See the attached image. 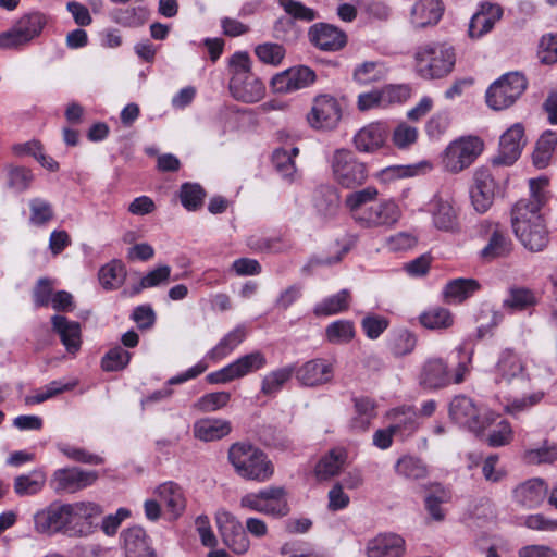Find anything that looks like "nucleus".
<instances>
[{
    "instance_id": "22",
    "label": "nucleus",
    "mask_w": 557,
    "mask_h": 557,
    "mask_svg": "<svg viewBox=\"0 0 557 557\" xmlns=\"http://www.w3.org/2000/svg\"><path fill=\"white\" fill-rule=\"evenodd\" d=\"M490 237L487 244L481 250V257L486 261L505 258L512 251V240L505 227L499 223H487Z\"/></svg>"
},
{
    "instance_id": "11",
    "label": "nucleus",
    "mask_w": 557,
    "mask_h": 557,
    "mask_svg": "<svg viewBox=\"0 0 557 557\" xmlns=\"http://www.w3.org/2000/svg\"><path fill=\"white\" fill-rule=\"evenodd\" d=\"M429 212L436 230L451 234L461 232V209L451 197L434 195L429 202Z\"/></svg>"
},
{
    "instance_id": "46",
    "label": "nucleus",
    "mask_w": 557,
    "mask_h": 557,
    "mask_svg": "<svg viewBox=\"0 0 557 557\" xmlns=\"http://www.w3.org/2000/svg\"><path fill=\"white\" fill-rule=\"evenodd\" d=\"M350 302V293L348 289H342L337 294L326 297L314 307L315 315H332L348 309Z\"/></svg>"
},
{
    "instance_id": "57",
    "label": "nucleus",
    "mask_w": 557,
    "mask_h": 557,
    "mask_svg": "<svg viewBox=\"0 0 557 557\" xmlns=\"http://www.w3.org/2000/svg\"><path fill=\"white\" fill-rule=\"evenodd\" d=\"M147 16V11L143 7H134L127 9H120L114 14L116 23L123 26H139L144 24Z\"/></svg>"
},
{
    "instance_id": "13",
    "label": "nucleus",
    "mask_w": 557,
    "mask_h": 557,
    "mask_svg": "<svg viewBox=\"0 0 557 557\" xmlns=\"http://www.w3.org/2000/svg\"><path fill=\"white\" fill-rule=\"evenodd\" d=\"M215 520L223 543L237 555L246 554L251 544L242 522L226 509H219Z\"/></svg>"
},
{
    "instance_id": "58",
    "label": "nucleus",
    "mask_w": 557,
    "mask_h": 557,
    "mask_svg": "<svg viewBox=\"0 0 557 557\" xmlns=\"http://www.w3.org/2000/svg\"><path fill=\"white\" fill-rule=\"evenodd\" d=\"M284 11L294 17L305 22H311L317 18V13L313 9L304 5L299 1L295 0H277Z\"/></svg>"
},
{
    "instance_id": "18",
    "label": "nucleus",
    "mask_w": 557,
    "mask_h": 557,
    "mask_svg": "<svg viewBox=\"0 0 557 557\" xmlns=\"http://www.w3.org/2000/svg\"><path fill=\"white\" fill-rule=\"evenodd\" d=\"M470 197L475 211L486 212L493 203L496 183L487 169H478L473 176Z\"/></svg>"
},
{
    "instance_id": "5",
    "label": "nucleus",
    "mask_w": 557,
    "mask_h": 557,
    "mask_svg": "<svg viewBox=\"0 0 557 557\" xmlns=\"http://www.w3.org/2000/svg\"><path fill=\"white\" fill-rule=\"evenodd\" d=\"M449 416L456 423L475 434L483 432L495 420V414L492 411L476 407L471 398L463 395L453 398L449 405Z\"/></svg>"
},
{
    "instance_id": "15",
    "label": "nucleus",
    "mask_w": 557,
    "mask_h": 557,
    "mask_svg": "<svg viewBox=\"0 0 557 557\" xmlns=\"http://www.w3.org/2000/svg\"><path fill=\"white\" fill-rule=\"evenodd\" d=\"M34 527L40 534L71 531L66 504L52 503L34 515Z\"/></svg>"
},
{
    "instance_id": "50",
    "label": "nucleus",
    "mask_w": 557,
    "mask_h": 557,
    "mask_svg": "<svg viewBox=\"0 0 557 557\" xmlns=\"http://www.w3.org/2000/svg\"><path fill=\"white\" fill-rule=\"evenodd\" d=\"M379 196V190L374 186H368L363 189L352 191L345 198V206L350 211L356 221L358 212L364 210V206L373 202Z\"/></svg>"
},
{
    "instance_id": "51",
    "label": "nucleus",
    "mask_w": 557,
    "mask_h": 557,
    "mask_svg": "<svg viewBox=\"0 0 557 557\" xmlns=\"http://www.w3.org/2000/svg\"><path fill=\"white\" fill-rule=\"evenodd\" d=\"M326 339L332 344H345L355 336L354 323L348 320H337L325 330Z\"/></svg>"
},
{
    "instance_id": "49",
    "label": "nucleus",
    "mask_w": 557,
    "mask_h": 557,
    "mask_svg": "<svg viewBox=\"0 0 557 557\" xmlns=\"http://www.w3.org/2000/svg\"><path fill=\"white\" fill-rule=\"evenodd\" d=\"M386 75V69L383 63L366 61L357 65L354 70V81L360 85H368L383 79Z\"/></svg>"
},
{
    "instance_id": "34",
    "label": "nucleus",
    "mask_w": 557,
    "mask_h": 557,
    "mask_svg": "<svg viewBox=\"0 0 557 557\" xmlns=\"http://www.w3.org/2000/svg\"><path fill=\"white\" fill-rule=\"evenodd\" d=\"M387 417L392 421L389 426L397 436H409L416 432L419 426L417 412L412 407L392 409L387 413Z\"/></svg>"
},
{
    "instance_id": "10",
    "label": "nucleus",
    "mask_w": 557,
    "mask_h": 557,
    "mask_svg": "<svg viewBox=\"0 0 557 557\" xmlns=\"http://www.w3.org/2000/svg\"><path fill=\"white\" fill-rule=\"evenodd\" d=\"M494 381L496 384H523L529 382L525 360L511 348L503 349L494 366Z\"/></svg>"
},
{
    "instance_id": "7",
    "label": "nucleus",
    "mask_w": 557,
    "mask_h": 557,
    "mask_svg": "<svg viewBox=\"0 0 557 557\" xmlns=\"http://www.w3.org/2000/svg\"><path fill=\"white\" fill-rule=\"evenodd\" d=\"M267 366L265 355L259 350L240 356L222 369L207 375L210 384H226L257 372Z\"/></svg>"
},
{
    "instance_id": "31",
    "label": "nucleus",
    "mask_w": 557,
    "mask_h": 557,
    "mask_svg": "<svg viewBox=\"0 0 557 557\" xmlns=\"http://www.w3.org/2000/svg\"><path fill=\"white\" fill-rule=\"evenodd\" d=\"M51 323L53 331L60 336L65 349L70 354L77 352L82 344L81 324L59 314L51 318Z\"/></svg>"
},
{
    "instance_id": "16",
    "label": "nucleus",
    "mask_w": 557,
    "mask_h": 557,
    "mask_svg": "<svg viewBox=\"0 0 557 557\" xmlns=\"http://www.w3.org/2000/svg\"><path fill=\"white\" fill-rule=\"evenodd\" d=\"M47 23V17L40 12H33L21 17L16 24L7 30L12 48L17 49L37 37Z\"/></svg>"
},
{
    "instance_id": "48",
    "label": "nucleus",
    "mask_w": 557,
    "mask_h": 557,
    "mask_svg": "<svg viewBox=\"0 0 557 557\" xmlns=\"http://www.w3.org/2000/svg\"><path fill=\"white\" fill-rule=\"evenodd\" d=\"M298 148L294 147L289 150L278 148L273 152L272 162L277 173L286 180H293L296 173L294 159L298 156Z\"/></svg>"
},
{
    "instance_id": "12",
    "label": "nucleus",
    "mask_w": 557,
    "mask_h": 557,
    "mask_svg": "<svg viewBox=\"0 0 557 557\" xmlns=\"http://www.w3.org/2000/svg\"><path fill=\"white\" fill-rule=\"evenodd\" d=\"M97 479L98 473L94 470L61 468L52 473L49 485L57 495L73 494L92 485Z\"/></svg>"
},
{
    "instance_id": "41",
    "label": "nucleus",
    "mask_w": 557,
    "mask_h": 557,
    "mask_svg": "<svg viewBox=\"0 0 557 557\" xmlns=\"http://www.w3.org/2000/svg\"><path fill=\"white\" fill-rule=\"evenodd\" d=\"M537 304L536 294L527 287H510L507 297L503 300V308L510 311H523Z\"/></svg>"
},
{
    "instance_id": "26",
    "label": "nucleus",
    "mask_w": 557,
    "mask_h": 557,
    "mask_svg": "<svg viewBox=\"0 0 557 557\" xmlns=\"http://www.w3.org/2000/svg\"><path fill=\"white\" fill-rule=\"evenodd\" d=\"M405 553V540L395 533H382L368 541L367 557H401Z\"/></svg>"
},
{
    "instance_id": "47",
    "label": "nucleus",
    "mask_w": 557,
    "mask_h": 557,
    "mask_svg": "<svg viewBox=\"0 0 557 557\" xmlns=\"http://www.w3.org/2000/svg\"><path fill=\"white\" fill-rule=\"evenodd\" d=\"M420 323L429 330L448 329L454 323V317L450 311L442 307H433L419 317Z\"/></svg>"
},
{
    "instance_id": "36",
    "label": "nucleus",
    "mask_w": 557,
    "mask_h": 557,
    "mask_svg": "<svg viewBox=\"0 0 557 557\" xmlns=\"http://www.w3.org/2000/svg\"><path fill=\"white\" fill-rule=\"evenodd\" d=\"M347 459V451L343 447H335L323 456L315 466V475L320 480H329L339 473Z\"/></svg>"
},
{
    "instance_id": "55",
    "label": "nucleus",
    "mask_w": 557,
    "mask_h": 557,
    "mask_svg": "<svg viewBox=\"0 0 557 557\" xmlns=\"http://www.w3.org/2000/svg\"><path fill=\"white\" fill-rule=\"evenodd\" d=\"M171 275V267L164 264L149 271L144 277H141L138 285L134 286L133 293L138 294L145 288L156 287L169 281Z\"/></svg>"
},
{
    "instance_id": "54",
    "label": "nucleus",
    "mask_w": 557,
    "mask_h": 557,
    "mask_svg": "<svg viewBox=\"0 0 557 557\" xmlns=\"http://www.w3.org/2000/svg\"><path fill=\"white\" fill-rule=\"evenodd\" d=\"M230 399L231 394L228 392L208 393L194 404V408L200 412H213L225 407Z\"/></svg>"
},
{
    "instance_id": "42",
    "label": "nucleus",
    "mask_w": 557,
    "mask_h": 557,
    "mask_svg": "<svg viewBox=\"0 0 557 557\" xmlns=\"http://www.w3.org/2000/svg\"><path fill=\"white\" fill-rule=\"evenodd\" d=\"M354 408L355 416L351 419L350 426L358 432L367 431L375 418L374 401L369 397H357L354 399Z\"/></svg>"
},
{
    "instance_id": "21",
    "label": "nucleus",
    "mask_w": 557,
    "mask_h": 557,
    "mask_svg": "<svg viewBox=\"0 0 557 557\" xmlns=\"http://www.w3.org/2000/svg\"><path fill=\"white\" fill-rule=\"evenodd\" d=\"M502 16L503 9L500 5L491 2L480 3L479 9L469 22V37L480 39L493 29Z\"/></svg>"
},
{
    "instance_id": "56",
    "label": "nucleus",
    "mask_w": 557,
    "mask_h": 557,
    "mask_svg": "<svg viewBox=\"0 0 557 557\" xmlns=\"http://www.w3.org/2000/svg\"><path fill=\"white\" fill-rule=\"evenodd\" d=\"M449 498V493L441 486H436L435 490L426 496L425 508L434 520L441 521L444 519L441 505L447 503Z\"/></svg>"
},
{
    "instance_id": "45",
    "label": "nucleus",
    "mask_w": 557,
    "mask_h": 557,
    "mask_svg": "<svg viewBox=\"0 0 557 557\" xmlns=\"http://www.w3.org/2000/svg\"><path fill=\"white\" fill-rule=\"evenodd\" d=\"M295 371L293 366L275 369L263 376L261 381V393L267 396L276 395L290 380Z\"/></svg>"
},
{
    "instance_id": "62",
    "label": "nucleus",
    "mask_w": 557,
    "mask_h": 557,
    "mask_svg": "<svg viewBox=\"0 0 557 557\" xmlns=\"http://www.w3.org/2000/svg\"><path fill=\"white\" fill-rule=\"evenodd\" d=\"M288 70L290 78L294 84V88L297 90L308 88L315 79V72L306 65L292 66Z\"/></svg>"
},
{
    "instance_id": "25",
    "label": "nucleus",
    "mask_w": 557,
    "mask_h": 557,
    "mask_svg": "<svg viewBox=\"0 0 557 557\" xmlns=\"http://www.w3.org/2000/svg\"><path fill=\"white\" fill-rule=\"evenodd\" d=\"M310 41L324 51H337L347 42L346 34L330 24H314L309 30Z\"/></svg>"
},
{
    "instance_id": "29",
    "label": "nucleus",
    "mask_w": 557,
    "mask_h": 557,
    "mask_svg": "<svg viewBox=\"0 0 557 557\" xmlns=\"http://www.w3.org/2000/svg\"><path fill=\"white\" fill-rule=\"evenodd\" d=\"M231 432V422L220 418H201L195 421L193 425L195 438L201 442L219 441L227 436Z\"/></svg>"
},
{
    "instance_id": "64",
    "label": "nucleus",
    "mask_w": 557,
    "mask_h": 557,
    "mask_svg": "<svg viewBox=\"0 0 557 557\" xmlns=\"http://www.w3.org/2000/svg\"><path fill=\"white\" fill-rule=\"evenodd\" d=\"M524 458L529 463H550L557 459V446L545 444L540 448L528 450Z\"/></svg>"
},
{
    "instance_id": "30",
    "label": "nucleus",
    "mask_w": 557,
    "mask_h": 557,
    "mask_svg": "<svg viewBox=\"0 0 557 557\" xmlns=\"http://www.w3.org/2000/svg\"><path fill=\"white\" fill-rule=\"evenodd\" d=\"M444 12L441 0H418L411 9V24L416 28L433 26L438 23Z\"/></svg>"
},
{
    "instance_id": "1",
    "label": "nucleus",
    "mask_w": 557,
    "mask_h": 557,
    "mask_svg": "<svg viewBox=\"0 0 557 557\" xmlns=\"http://www.w3.org/2000/svg\"><path fill=\"white\" fill-rule=\"evenodd\" d=\"M546 177L529 181L530 197L520 199L511 209V226L520 243L530 251H542L548 244V232L541 208L545 202L543 189L547 186Z\"/></svg>"
},
{
    "instance_id": "20",
    "label": "nucleus",
    "mask_w": 557,
    "mask_h": 557,
    "mask_svg": "<svg viewBox=\"0 0 557 557\" xmlns=\"http://www.w3.org/2000/svg\"><path fill=\"white\" fill-rule=\"evenodd\" d=\"M71 531L87 535L91 532L94 519L102 513L99 505L92 502L66 504Z\"/></svg>"
},
{
    "instance_id": "14",
    "label": "nucleus",
    "mask_w": 557,
    "mask_h": 557,
    "mask_svg": "<svg viewBox=\"0 0 557 557\" xmlns=\"http://www.w3.org/2000/svg\"><path fill=\"white\" fill-rule=\"evenodd\" d=\"M342 119V108L337 99L331 95L314 97L307 114L309 125L318 131L334 129Z\"/></svg>"
},
{
    "instance_id": "63",
    "label": "nucleus",
    "mask_w": 557,
    "mask_h": 557,
    "mask_svg": "<svg viewBox=\"0 0 557 557\" xmlns=\"http://www.w3.org/2000/svg\"><path fill=\"white\" fill-rule=\"evenodd\" d=\"M418 139V129L406 123H400L393 132V143L399 149H406Z\"/></svg>"
},
{
    "instance_id": "8",
    "label": "nucleus",
    "mask_w": 557,
    "mask_h": 557,
    "mask_svg": "<svg viewBox=\"0 0 557 557\" xmlns=\"http://www.w3.org/2000/svg\"><path fill=\"white\" fill-rule=\"evenodd\" d=\"M483 143L478 137H462L445 149L443 164L451 173L468 168L482 152Z\"/></svg>"
},
{
    "instance_id": "44",
    "label": "nucleus",
    "mask_w": 557,
    "mask_h": 557,
    "mask_svg": "<svg viewBox=\"0 0 557 557\" xmlns=\"http://www.w3.org/2000/svg\"><path fill=\"white\" fill-rule=\"evenodd\" d=\"M99 282L102 287L107 290L119 288L125 281L126 269L124 264L119 260H112L111 262L101 267L98 273Z\"/></svg>"
},
{
    "instance_id": "28",
    "label": "nucleus",
    "mask_w": 557,
    "mask_h": 557,
    "mask_svg": "<svg viewBox=\"0 0 557 557\" xmlns=\"http://www.w3.org/2000/svg\"><path fill=\"white\" fill-rule=\"evenodd\" d=\"M230 89L235 99L246 103L258 102L265 95L263 83L253 74L243 78H231Z\"/></svg>"
},
{
    "instance_id": "59",
    "label": "nucleus",
    "mask_w": 557,
    "mask_h": 557,
    "mask_svg": "<svg viewBox=\"0 0 557 557\" xmlns=\"http://www.w3.org/2000/svg\"><path fill=\"white\" fill-rule=\"evenodd\" d=\"M30 221L36 225H42L53 218L51 205L41 198H34L29 201Z\"/></svg>"
},
{
    "instance_id": "35",
    "label": "nucleus",
    "mask_w": 557,
    "mask_h": 557,
    "mask_svg": "<svg viewBox=\"0 0 557 557\" xmlns=\"http://www.w3.org/2000/svg\"><path fill=\"white\" fill-rule=\"evenodd\" d=\"M47 483V475L40 469H35L14 479L13 490L20 497L35 496L39 494Z\"/></svg>"
},
{
    "instance_id": "23",
    "label": "nucleus",
    "mask_w": 557,
    "mask_h": 557,
    "mask_svg": "<svg viewBox=\"0 0 557 557\" xmlns=\"http://www.w3.org/2000/svg\"><path fill=\"white\" fill-rule=\"evenodd\" d=\"M548 486L544 480L533 478L520 483L512 492L515 502L527 509L539 507L547 496Z\"/></svg>"
},
{
    "instance_id": "38",
    "label": "nucleus",
    "mask_w": 557,
    "mask_h": 557,
    "mask_svg": "<svg viewBox=\"0 0 557 557\" xmlns=\"http://www.w3.org/2000/svg\"><path fill=\"white\" fill-rule=\"evenodd\" d=\"M481 288L474 278H455L448 282L444 288V297L448 302L460 304L473 296Z\"/></svg>"
},
{
    "instance_id": "4",
    "label": "nucleus",
    "mask_w": 557,
    "mask_h": 557,
    "mask_svg": "<svg viewBox=\"0 0 557 557\" xmlns=\"http://www.w3.org/2000/svg\"><path fill=\"white\" fill-rule=\"evenodd\" d=\"M331 168L334 180L344 188L361 186L368 178L367 164L350 150L337 149L331 159Z\"/></svg>"
},
{
    "instance_id": "32",
    "label": "nucleus",
    "mask_w": 557,
    "mask_h": 557,
    "mask_svg": "<svg viewBox=\"0 0 557 557\" xmlns=\"http://www.w3.org/2000/svg\"><path fill=\"white\" fill-rule=\"evenodd\" d=\"M126 557H156L141 527L134 525L122 532Z\"/></svg>"
},
{
    "instance_id": "3",
    "label": "nucleus",
    "mask_w": 557,
    "mask_h": 557,
    "mask_svg": "<svg viewBox=\"0 0 557 557\" xmlns=\"http://www.w3.org/2000/svg\"><path fill=\"white\" fill-rule=\"evenodd\" d=\"M414 71L426 81L448 76L456 64V50L446 41H430L418 46L413 54Z\"/></svg>"
},
{
    "instance_id": "27",
    "label": "nucleus",
    "mask_w": 557,
    "mask_h": 557,
    "mask_svg": "<svg viewBox=\"0 0 557 557\" xmlns=\"http://www.w3.org/2000/svg\"><path fill=\"white\" fill-rule=\"evenodd\" d=\"M420 384L429 389H438L451 384L447 363L441 358H431L423 364Z\"/></svg>"
},
{
    "instance_id": "9",
    "label": "nucleus",
    "mask_w": 557,
    "mask_h": 557,
    "mask_svg": "<svg viewBox=\"0 0 557 557\" xmlns=\"http://www.w3.org/2000/svg\"><path fill=\"white\" fill-rule=\"evenodd\" d=\"M401 216L399 206L392 199H383L358 212L356 223L364 228H392Z\"/></svg>"
},
{
    "instance_id": "6",
    "label": "nucleus",
    "mask_w": 557,
    "mask_h": 557,
    "mask_svg": "<svg viewBox=\"0 0 557 557\" xmlns=\"http://www.w3.org/2000/svg\"><path fill=\"white\" fill-rule=\"evenodd\" d=\"M527 86V78L521 73H506L486 90V103L494 110L506 109L516 102Z\"/></svg>"
},
{
    "instance_id": "17",
    "label": "nucleus",
    "mask_w": 557,
    "mask_h": 557,
    "mask_svg": "<svg viewBox=\"0 0 557 557\" xmlns=\"http://www.w3.org/2000/svg\"><path fill=\"white\" fill-rule=\"evenodd\" d=\"M297 381L307 387L330 383L334 376L333 364L323 358L309 360L294 371Z\"/></svg>"
},
{
    "instance_id": "37",
    "label": "nucleus",
    "mask_w": 557,
    "mask_h": 557,
    "mask_svg": "<svg viewBox=\"0 0 557 557\" xmlns=\"http://www.w3.org/2000/svg\"><path fill=\"white\" fill-rule=\"evenodd\" d=\"M246 327L238 325L226 333L220 342L207 352V358L218 361L228 356L246 338Z\"/></svg>"
},
{
    "instance_id": "43",
    "label": "nucleus",
    "mask_w": 557,
    "mask_h": 557,
    "mask_svg": "<svg viewBox=\"0 0 557 557\" xmlns=\"http://www.w3.org/2000/svg\"><path fill=\"white\" fill-rule=\"evenodd\" d=\"M265 515L273 518H283L289 513V505L284 487H267V500H264Z\"/></svg>"
},
{
    "instance_id": "61",
    "label": "nucleus",
    "mask_w": 557,
    "mask_h": 557,
    "mask_svg": "<svg viewBox=\"0 0 557 557\" xmlns=\"http://www.w3.org/2000/svg\"><path fill=\"white\" fill-rule=\"evenodd\" d=\"M58 448L64 456H66L67 458L72 459L74 461L87 463V465L103 463L102 457L91 454V453H88L87 450H85L83 448L73 447V446L65 445V444H60L58 446Z\"/></svg>"
},
{
    "instance_id": "53",
    "label": "nucleus",
    "mask_w": 557,
    "mask_h": 557,
    "mask_svg": "<svg viewBox=\"0 0 557 557\" xmlns=\"http://www.w3.org/2000/svg\"><path fill=\"white\" fill-rule=\"evenodd\" d=\"M129 360L131 354L121 346H115L102 357L101 368L107 372L120 371L129 363Z\"/></svg>"
},
{
    "instance_id": "33",
    "label": "nucleus",
    "mask_w": 557,
    "mask_h": 557,
    "mask_svg": "<svg viewBox=\"0 0 557 557\" xmlns=\"http://www.w3.org/2000/svg\"><path fill=\"white\" fill-rule=\"evenodd\" d=\"M385 138V127L380 123H372L355 135L354 143L359 151L372 152L384 145Z\"/></svg>"
},
{
    "instance_id": "39",
    "label": "nucleus",
    "mask_w": 557,
    "mask_h": 557,
    "mask_svg": "<svg viewBox=\"0 0 557 557\" xmlns=\"http://www.w3.org/2000/svg\"><path fill=\"white\" fill-rule=\"evenodd\" d=\"M313 203L319 214L325 218L333 216L339 207V195L335 187L321 185L314 190Z\"/></svg>"
},
{
    "instance_id": "60",
    "label": "nucleus",
    "mask_w": 557,
    "mask_h": 557,
    "mask_svg": "<svg viewBox=\"0 0 557 557\" xmlns=\"http://www.w3.org/2000/svg\"><path fill=\"white\" fill-rule=\"evenodd\" d=\"M9 186L17 191L28 189L34 181V173L25 166H16L8 173Z\"/></svg>"
},
{
    "instance_id": "2",
    "label": "nucleus",
    "mask_w": 557,
    "mask_h": 557,
    "mask_svg": "<svg viewBox=\"0 0 557 557\" xmlns=\"http://www.w3.org/2000/svg\"><path fill=\"white\" fill-rule=\"evenodd\" d=\"M227 459L235 473L244 480L263 483L274 474V466L268 455L249 442L232 444Z\"/></svg>"
},
{
    "instance_id": "24",
    "label": "nucleus",
    "mask_w": 557,
    "mask_h": 557,
    "mask_svg": "<svg viewBox=\"0 0 557 557\" xmlns=\"http://www.w3.org/2000/svg\"><path fill=\"white\" fill-rule=\"evenodd\" d=\"M153 494L160 504L165 507L171 519L180 518L186 509V497L182 487L172 481L161 483L154 488Z\"/></svg>"
},
{
    "instance_id": "19",
    "label": "nucleus",
    "mask_w": 557,
    "mask_h": 557,
    "mask_svg": "<svg viewBox=\"0 0 557 557\" xmlns=\"http://www.w3.org/2000/svg\"><path fill=\"white\" fill-rule=\"evenodd\" d=\"M524 145V128L520 123L509 127L500 137L499 151L495 164L511 165L521 154Z\"/></svg>"
},
{
    "instance_id": "52",
    "label": "nucleus",
    "mask_w": 557,
    "mask_h": 557,
    "mask_svg": "<svg viewBox=\"0 0 557 557\" xmlns=\"http://www.w3.org/2000/svg\"><path fill=\"white\" fill-rule=\"evenodd\" d=\"M206 193L199 184L185 183L181 186L180 199L185 209L196 211L205 199Z\"/></svg>"
},
{
    "instance_id": "40",
    "label": "nucleus",
    "mask_w": 557,
    "mask_h": 557,
    "mask_svg": "<svg viewBox=\"0 0 557 557\" xmlns=\"http://www.w3.org/2000/svg\"><path fill=\"white\" fill-rule=\"evenodd\" d=\"M395 471L401 478L410 481L425 479L429 473L425 462L412 455L400 457L395 463Z\"/></svg>"
}]
</instances>
